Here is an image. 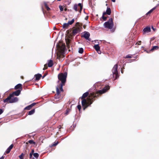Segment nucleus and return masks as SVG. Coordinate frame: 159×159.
<instances>
[{"label": "nucleus", "mask_w": 159, "mask_h": 159, "mask_svg": "<svg viewBox=\"0 0 159 159\" xmlns=\"http://www.w3.org/2000/svg\"><path fill=\"white\" fill-rule=\"evenodd\" d=\"M69 41H68V42L66 41V44H67V46L69 45Z\"/></svg>", "instance_id": "45"}, {"label": "nucleus", "mask_w": 159, "mask_h": 159, "mask_svg": "<svg viewBox=\"0 0 159 159\" xmlns=\"http://www.w3.org/2000/svg\"><path fill=\"white\" fill-rule=\"evenodd\" d=\"M79 52L80 53H82L84 52V49L83 48H80L79 49Z\"/></svg>", "instance_id": "25"}, {"label": "nucleus", "mask_w": 159, "mask_h": 159, "mask_svg": "<svg viewBox=\"0 0 159 159\" xmlns=\"http://www.w3.org/2000/svg\"><path fill=\"white\" fill-rule=\"evenodd\" d=\"M92 95V97H91V98H90L89 99H91V101L93 102V98H94L95 97H96V96H94L93 95V94H92V93H91V94H90V95Z\"/></svg>", "instance_id": "30"}, {"label": "nucleus", "mask_w": 159, "mask_h": 159, "mask_svg": "<svg viewBox=\"0 0 159 159\" xmlns=\"http://www.w3.org/2000/svg\"><path fill=\"white\" fill-rule=\"evenodd\" d=\"M44 5L46 7H48L47 5V4L46 3V2H44Z\"/></svg>", "instance_id": "43"}, {"label": "nucleus", "mask_w": 159, "mask_h": 159, "mask_svg": "<svg viewBox=\"0 0 159 159\" xmlns=\"http://www.w3.org/2000/svg\"><path fill=\"white\" fill-rule=\"evenodd\" d=\"M141 41H139V42L138 43V45H139L141 43Z\"/></svg>", "instance_id": "47"}, {"label": "nucleus", "mask_w": 159, "mask_h": 159, "mask_svg": "<svg viewBox=\"0 0 159 159\" xmlns=\"http://www.w3.org/2000/svg\"><path fill=\"white\" fill-rule=\"evenodd\" d=\"M46 75H44L43 76V77L42 78H43L45 76H46Z\"/></svg>", "instance_id": "51"}, {"label": "nucleus", "mask_w": 159, "mask_h": 159, "mask_svg": "<svg viewBox=\"0 0 159 159\" xmlns=\"http://www.w3.org/2000/svg\"><path fill=\"white\" fill-rule=\"evenodd\" d=\"M59 8L60 9L61 11H63V8L61 6H59Z\"/></svg>", "instance_id": "37"}, {"label": "nucleus", "mask_w": 159, "mask_h": 159, "mask_svg": "<svg viewBox=\"0 0 159 159\" xmlns=\"http://www.w3.org/2000/svg\"><path fill=\"white\" fill-rule=\"evenodd\" d=\"M113 2H115L116 1L115 0H111Z\"/></svg>", "instance_id": "50"}, {"label": "nucleus", "mask_w": 159, "mask_h": 159, "mask_svg": "<svg viewBox=\"0 0 159 159\" xmlns=\"http://www.w3.org/2000/svg\"><path fill=\"white\" fill-rule=\"evenodd\" d=\"M158 4L156 6L152 8V9H151V10H150L149 11H148L146 15H148V14L151 13L154 10L156 7H157V6H158Z\"/></svg>", "instance_id": "17"}, {"label": "nucleus", "mask_w": 159, "mask_h": 159, "mask_svg": "<svg viewBox=\"0 0 159 159\" xmlns=\"http://www.w3.org/2000/svg\"><path fill=\"white\" fill-rule=\"evenodd\" d=\"M39 156V154L37 153H34V156L36 159L38 158Z\"/></svg>", "instance_id": "27"}, {"label": "nucleus", "mask_w": 159, "mask_h": 159, "mask_svg": "<svg viewBox=\"0 0 159 159\" xmlns=\"http://www.w3.org/2000/svg\"><path fill=\"white\" fill-rule=\"evenodd\" d=\"M131 57L130 56H129V55H127L126 57V58H131Z\"/></svg>", "instance_id": "42"}, {"label": "nucleus", "mask_w": 159, "mask_h": 159, "mask_svg": "<svg viewBox=\"0 0 159 159\" xmlns=\"http://www.w3.org/2000/svg\"><path fill=\"white\" fill-rule=\"evenodd\" d=\"M102 18L104 20H106L107 19V17H105L104 16H103V15H102Z\"/></svg>", "instance_id": "36"}, {"label": "nucleus", "mask_w": 159, "mask_h": 159, "mask_svg": "<svg viewBox=\"0 0 159 159\" xmlns=\"http://www.w3.org/2000/svg\"><path fill=\"white\" fill-rule=\"evenodd\" d=\"M92 95V97H91V98H90L89 99H91V101L93 102V98H94L95 97H96V96H94L93 95V94H92V93H91V94H90V95Z\"/></svg>", "instance_id": "29"}, {"label": "nucleus", "mask_w": 159, "mask_h": 159, "mask_svg": "<svg viewBox=\"0 0 159 159\" xmlns=\"http://www.w3.org/2000/svg\"><path fill=\"white\" fill-rule=\"evenodd\" d=\"M69 25L68 23H64L62 25V28L64 29H66L68 27Z\"/></svg>", "instance_id": "22"}, {"label": "nucleus", "mask_w": 159, "mask_h": 159, "mask_svg": "<svg viewBox=\"0 0 159 159\" xmlns=\"http://www.w3.org/2000/svg\"><path fill=\"white\" fill-rule=\"evenodd\" d=\"M69 112V111L67 110H66V114H68V113Z\"/></svg>", "instance_id": "48"}, {"label": "nucleus", "mask_w": 159, "mask_h": 159, "mask_svg": "<svg viewBox=\"0 0 159 159\" xmlns=\"http://www.w3.org/2000/svg\"><path fill=\"white\" fill-rule=\"evenodd\" d=\"M34 150L33 149H32L31 150V152L30 154V158H31L33 155H34Z\"/></svg>", "instance_id": "23"}, {"label": "nucleus", "mask_w": 159, "mask_h": 159, "mask_svg": "<svg viewBox=\"0 0 159 159\" xmlns=\"http://www.w3.org/2000/svg\"><path fill=\"white\" fill-rule=\"evenodd\" d=\"M11 95L10 94L8 97H7L6 99H5L3 100L4 102H9V101L10 100V99L12 98Z\"/></svg>", "instance_id": "12"}, {"label": "nucleus", "mask_w": 159, "mask_h": 159, "mask_svg": "<svg viewBox=\"0 0 159 159\" xmlns=\"http://www.w3.org/2000/svg\"><path fill=\"white\" fill-rule=\"evenodd\" d=\"M152 28L154 31H155L156 30V28H154L153 26L152 27Z\"/></svg>", "instance_id": "44"}, {"label": "nucleus", "mask_w": 159, "mask_h": 159, "mask_svg": "<svg viewBox=\"0 0 159 159\" xmlns=\"http://www.w3.org/2000/svg\"><path fill=\"white\" fill-rule=\"evenodd\" d=\"M48 68V66L47 64H45L44 65V67L43 69V70H45Z\"/></svg>", "instance_id": "32"}, {"label": "nucleus", "mask_w": 159, "mask_h": 159, "mask_svg": "<svg viewBox=\"0 0 159 159\" xmlns=\"http://www.w3.org/2000/svg\"><path fill=\"white\" fill-rule=\"evenodd\" d=\"M89 94V93L88 92H87L85 93H84L83 94L82 96L81 97L82 99L85 98L87 97L88 96Z\"/></svg>", "instance_id": "19"}, {"label": "nucleus", "mask_w": 159, "mask_h": 159, "mask_svg": "<svg viewBox=\"0 0 159 159\" xmlns=\"http://www.w3.org/2000/svg\"><path fill=\"white\" fill-rule=\"evenodd\" d=\"M35 111V109H33L28 112V115H31L34 113Z\"/></svg>", "instance_id": "20"}, {"label": "nucleus", "mask_w": 159, "mask_h": 159, "mask_svg": "<svg viewBox=\"0 0 159 159\" xmlns=\"http://www.w3.org/2000/svg\"><path fill=\"white\" fill-rule=\"evenodd\" d=\"M151 31V29L150 27H147L144 28L143 30V31L144 33H148Z\"/></svg>", "instance_id": "11"}, {"label": "nucleus", "mask_w": 159, "mask_h": 159, "mask_svg": "<svg viewBox=\"0 0 159 159\" xmlns=\"http://www.w3.org/2000/svg\"><path fill=\"white\" fill-rule=\"evenodd\" d=\"M4 157L3 156H2L1 157H0V159H3Z\"/></svg>", "instance_id": "49"}, {"label": "nucleus", "mask_w": 159, "mask_h": 159, "mask_svg": "<svg viewBox=\"0 0 159 159\" xmlns=\"http://www.w3.org/2000/svg\"><path fill=\"white\" fill-rule=\"evenodd\" d=\"M82 105L83 108V110H85L88 106H89L93 103L91 99L87 101L85 99H83L82 101Z\"/></svg>", "instance_id": "3"}, {"label": "nucleus", "mask_w": 159, "mask_h": 159, "mask_svg": "<svg viewBox=\"0 0 159 159\" xmlns=\"http://www.w3.org/2000/svg\"><path fill=\"white\" fill-rule=\"evenodd\" d=\"M20 159H23V158L21 157V158H20Z\"/></svg>", "instance_id": "55"}, {"label": "nucleus", "mask_w": 159, "mask_h": 159, "mask_svg": "<svg viewBox=\"0 0 159 159\" xmlns=\"http://www.w3.org/2000/svg\"><path fill=\"white\" fill-rule=\"evenodd\" d=\"M122 68H121V73H122V74H123V71L122 70Z\"/></svg>", "instance_id": "52"}, {"label": "nucleus", "mask_w": 159, "mask_h": 159, "mask_svg": "<svg viewBox=\"0 0 159 159\" xmlns=\"http://www.w3.org/2000/svg\"><path fill=\"white\" fill-rule=\"evenodd\" d=\"M80 31V27H78L74 29L72 31V34L73 35H75L76 34L79 33Z\"/></svg>", "instance_id": "8"}, {"label": "nucleus", "mask_w": 159, "mask_h": 159, "mask_svg": "<svg viewBox=\"0 0 159 159\" xmlns=\"http://www.w3.org/2000/svg\"><path fill=\"white\" fill-rule=\"evenodd\" d=\"M13 144H11V145H10V146L7 148H8V149H9V150H11L13 148Z\"/></svg>", "instance_id": "31"}, {"label": "nucleus", "mask_w": 159, "mask_h": 159, "mask_svg": "<svg viewBox=\"0 0 159 159\" xmlns=\"http://www.w3.org/2000/svg\"><path fill=\"white\" fill-rule=\"evenodd\" d=\"M10 151H11V150H9V149H8V148H7L6 151V152L7 154H8L10 152Z\"/></svg>", "instance_id": "35"}, {"label": "nucleus", "mask_w": 159, "mask_h": 159, "mask_svg": "<svg viewBox=\"0 0 159 159\" xmlns=\"http://www.w3.org/2000/svg\"><path fill=\"white\" fill-rule=\"evenodd\" d=\"M106 13L108 15H110L111 13V9L109 7H107L106 11Z\"/></svg>", "instance_id": "15"}, {"label": "nucleus", "mask_w": 159, "mask_h": 159, "mask_svg": "<svg viewBox=\"0 0 159 159\" xmlns=\"http://www.w3.org/2000/svg\"><path fill=\"white\" fill-rule=\"evenodd\" d=\"M3 112L2 109H0V115Z\"/></svg>", "instance_id": "39"}, {"label": "nucleus", "mask_w": 159, "mask_h": 159, "mask_svg": "<svg viewBox=\"0 0 159 159\" xmlns=\"http://www.w3.org/2000/svg\"><path fill=\"white\" fill-rule=\"evenodd\" d=\"M35 77V80H39L40 78L42 76V75L39 74H37L35 75H34Z\"/></svg>", "instance_id": "13"}, {"label": "nucleus", "mask_w": 159, "mask_h": 159, "mask_svg": "<svg viewBox=\"0 0 159 159\" xmlns=\"http://www.w3.org/2000/svg\"><path fill=\"white\" fill-rule=\"evenodd\" d=\"M88 18V17H86L85 18V20H87Z\"/></svg>", "instance_id": "53"}, {"label": "nucleus", "mask_w": 159, "mask_h": 159, "mask_svg": "<svg viewBox=\"0 0 159 159\" xmlns=\"http://www.w3.org/2000/svg\"><path fill=\"white\" fill-rule=\"evenodd\" d=\"M110 89V87L108 85H107L104 87L102 90L98 91L99 93L102 94L106 92Z\"/></svg>", "instance_id": "7"}, {"label": "nucleus", "mask_w": 159, "mask_h": 159, "mask_svg": "<svg viewBox=\"0 0 159 159\" xmlns=\"http://www.w3.org/2000/svg\"><path fill=\"white\" fill-rule=\"evenodd\" d=\"M35 104H36L35 103H33L31 104H30V105L32 107L33 106L35 105Z\"/></svg>", "instance_id": "40"}, {"label": "nucleus", "mask_w": 159, "mask_h": 159, "mask_svg": "<svg viewBox=\"0 0 159 159\" xmlns=\"http://www.w3.org/2000/svg\"><path fill=\"white\" fill-rule=\"evenodd\" d=\"M21 90L20 89H18V90H17L16 91L13 92L11 94H10V95H11V97H13L15 95L16 96H19L21 93Z\"/></svg>", "instance_id": "9"}, {"label": "nucleus", "mask_w": 159, "mask_h": 159, "mask_svg": "<svg viewBox=\"0 0 159 159\" xmlns=\"http://www.w3.org/2000/svg\"><path fill=\"white\" fill-rule=\"evenodd\" d=\"M46 8L47 11H49L50 9V8H49L48 7H46Z\"/></svg>", "instance_id": "41"}, {"label": "nucleus", "mask_w": 159, "mask_h": 159, "mask_svg": "<svg viewBox=\"0 0 159 159\" xmlns=\"http://www.w3.org/2000/svg\"><path fill=\"white\" fill-rule=\"evenodd\" d=\"M107 14V13H106V12H103V15H103V16H104V15H105V14Z\"/></svg>", "instance_id": "46"}, {"label": "nucleus", "mask_w": 159, "mask_h": 159, "mask_svg": "<svg viewBox=\"0 0 159 159\" xmlns=\"http://www.w3.org/2000/svg\"><path fill=\"white\" fill-rule=\"evenodd\" d=\"M22 84H17L16 86H15L14 89H19L21 88V89Z\"/></svg>", "instance_id": "18"}, {"label": "nucleus", "mask_w": 159, "mask_h": 159, "mask_svg": "<svg viewBox=\"0 0 159 159\" xmlns=\"http://www.w3.org/2000/svg\"><path fill=\"white\" fill-rule=\"evenodd\" d=\"M32 108V107L30 105L24 108V110H30Z\"/></svg>", "instance_id": "26"}, {"label": "nucleus", "mask_w": 159, "mask_h": 159, "mask_svg": "<svg viewBox=\"0 0 159 159\" xmlns=\"http://www.w3.org/2000/svg\"><path fill=\"white\" fill-rule=\"evenodd\" d=\"M28 143L30 144H35V143L32 140H30L28 141Z\"/></svg>", "instance_id": "28"}, {"label": "nucleus", "mask_w": 159, "mask_h": 159, "mask_svg": "<svg viewBox=\"0 0 159 159\" xmlns=\"http://www.w3.org/2000/svg\"><path fill=\"white\" fill-rule=\"evenodd\" d=\"M67 75V73L66 72H65L63 74L61 73L58 75V77L59 80L57 82L59 83V80H60L61 81V83L59 84V85H58L56 87V91L57 95H59L60 93L59 89H60L61 91H63L62 86L65 84L66 81Z\"/></svg>", "instance_id": "1"}, {"label": "nucleus", "mask_w": 159, "mask_h": 159, "mask_svg": "<svg viewBox=\"0 0 159 159\" xmlns=\"http://www.w3.org/2000/svg\"><path fill=\"white\" fill-rule=\"evenodd\" d=\"M78 7H80V10L79 12L80 14L81 12V11L83 8V6L81 3H79L78 4H74L73 7V9L76 11H78Z\"/></svg>", "instance_id": "5"}, {"label": "nucleus", "mask_w": 159, "mask_h": 159, "mask_svg": "<svg viewBox=\"0 0 159 159\" xmlns=\"http://www.w3.org/2000/svg\"><path fill=\"white\" fill-rule=\"evenodd\" d=\"M58 143V142H54V143L52 145V146H56Z\"/></svg>", "instance_id": "33"}, {"label": "nucleus", "mask_w": 159, "mask_h": 159, "mask_svg": "<svg viewBox=\"0 0 159 159\" xmlns=\"http://www.w3.org/2000/svg\"><path fill=\"white\" fill-rule=\"evenodd\" d=\"M24 155V154L23 153H22L19 156L20 158H21V157H23V156Z\"/></svg>", "instance_id": "38"}, {"label": "nucleus", "mask_w": 159, "mask_h": 159, "mask_svg": "<svg viewBox=\"0 0 159 159\" xmlns=\"http://www.w3.org/2000/svg\"><path fill=\"white\" fill-rule=\"evenodd\" d=\"M118 66L116 64L114 66L112 69V77L114 78V80L117 79L118 77V71L117 70Z\"/></svg>", "instance_id": "4"}, {"label": "nucleus", "mask_w": 159, "mask_h": 159, "mask_svg": "<svg viewBox=\"0 0 159 159\" xmlns=\"http://www.w3.org/2000/svg\"><path fill=\"white\" fill-rule=\"evenodd\" d=\"M113 25L114 23L112 18H109L108 21L105 22L103 24L104 27L110 29L112 32L114 31V30L112 29Z\"/></svg>", "instance_id": "2"}, {"label": "nucleus", "mask_w": 159, "mask_h": 159, "mask_svg": "<svg viewBox=\"0 0 159 159\" xmlns=\"http://www.w3.org/2000/svg\"><path fill=\"white\" fill-rule=\"evenodd\" d=\"M94 48L98 52L100 50V47L98 44L94 45Z\"/></svg>", "instance_id": "16"}, {"label": "nucleus", "mask_w": 159, "mask_h": 159, "mask_svg": "<svg viewBox=\"0 0 159 159\" xmlns=\"http://www.w3.org/2000/svg\"><path fill=\"white\" fill-rule=\"evenodd\" d=\"M90 34L89 32H88L85 31L84 33V34L82 37H84L85 39L89 41H91V39L89 38Z\"/></svg>", "instance_id": "6"}, {"label": "nucleus", "mask_w": 159, "mask_h": 159, "mask_svg": "<svg viewBox=\"0 0 159 159\" xmlns=\"http://www.w3.org/2000/svg\"><path fill=\"white\" fill-rule=\"evenodd\" d=\"M18 101V98L17 97H13L11 98L10 100L9 101V103H12L17 102Z\"/></svg>", "instance_id": "10"}, {"label": "nucleus", "mask_w": 159, "mask_h": 159, "mask_svg": "<svg viewBox=\"0 0 159 159\" xmlns=\"http://www.w3.org/2000/svg\"><path fill=\"white\" fill-rule=\"evenodd\" d=\"M77 108L79 109V110L80 111L81 110V106L80 105H79L77 106Z\"/></svg>", "instance_id": "34"}, {"label": "nucleus", "mask_w": 159, "mask_h": 159, "mask_svg": "<svg viewBox=\"0 0 159 159\" xmlns=\"http://www.w3.org/2000/svg\"><path fill=\"white\" fill-rule=\"evenodd\" d=\"M74 22V19H73L71 21H69L68 22L69 25H72Z\"/></svg>", "instance_id": "24"}, {"label": "nucleus", "mask_w": 159, "mask_h": 159, "mask_svg": "<svg viewBox=\"0 0 159 159\" xmlns=\"http://www.w3.org/2000/svg\"><path fill=\"white\" fill-rule=\"evenodd\" d=\"M53 61L52 60H50L48 61V66L50 67L52 66H53Z\"/></svg>", "instance_id": "14"}, {"label": "nucleus", "mask_w": 159, "mask_h": 159, "mask_svg": "<svg viewBox=\"0 0 159 159\" xmlns=\"http://www.w3.org/2000/svg\"><path fill=\"white\" fill-rule=\"evenodd\" d=\"M79 24V22H77L76 23V25H78Z\"/></svg>", "instance_id": "54"}, {"label": "nucleus", "mask_w": 159, "mask_h": 159, "mask_svg": "<svg viewBox=\"0 0 159 159\" xmlns=\"http://www.w3.org/2000/svg\"><path fill=\"white\" fill-rule=\"evenodd\" d=\"M159 48V47L158 46H153L152 48L151 49L150 51H153L155 50H157Z\"/></svg>", "instance_id": "21"}]
</instances>
